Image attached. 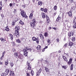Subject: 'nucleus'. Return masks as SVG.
I'll return each mask as SVG.
<instances>
[{"label": "nucleus", "mask_w": 76, "mask_h": 76, "mask_svg": "<svg viewBox=\"0 0 76 76\" xmlns=\"http://www.w3.org/2000/svg\"><path fill=\"white\" fill-rule=\"evenodd\" d=\"M41 46L40 45H38L37 48V49L38 50H39L41 49Z\"/></svg>", "instance_id": "nucleus-26"}, {"label": "nucleus", "mask_w": 76, "mask_h": 76, "mask_svg": "<svg viewBox=\"0 0 76 76\" xmlns=\"http://www.w3.org/2000/svg\"><path fill=\"white\" fill-rule=\"evenodd\" d=\"M9 71L8 70H6L4 73H3L1 74V76H6V75H7Z\"/></svg>", "instance_id": "nucleus-4"}, {"label": "nucleus", "mask_w": 76, "mask_h": 76, "mask_svg": "<svg viewBox=\"0 0 76 76\" xmlns=\"http://www.w3.org/2000/svg\"><path fill=\"white\" fill-rule=\"evenodd\" d=\"M59 20V19L58 18H57V19H56V21H58Z\"/></svg>", "instance_id": "nucleus-63"}, {"label": "nucleus", "mask_w": 76, "mask_h": 76, "mask_svg": "<svg viewBox=\"0 0 76 76\" xmlns=\"http://www.w3.org/2000/svg\"><path fill=\"white\" fill-rule=\"evenodd\" d=\"M2 9V4L0 5V10H1Z\"/></svg>", "instance_id": "nucleus-41"}, {"label": "nucleus", "mask_w": 76, "mask_h": 76, "mask_svg": "<svg viewBox=\"0 0 76 76\" xmlns=\"http://www.w3.org/2000/svg\"><path fill=\"white\" fill-rule=\"evenodd\" d=\"M58 52H56L55 53V54H56L57 55V54H58Z\"/></svg>", "instance_id": "nucleus-49"}, {"label": "nucleus", "mask_w": 76, "mask_h": 76, "mask_svg": "<svg viewBox=\"0 0 76 76\" xmlns=\"http://www.w3.org/2000/svg\"><path fill=\"white\" fill-rule=\"evenodd\" d=\"M53 29H54V30H56V27L53 28Z\"/></svg>", "instance_id": "nucleus-58"}, {"label": "nucleus", "mask_w": 76, "mask_h": 76, "mask_svg": "<svg viewBox=\"0 0 76 76\" xmlns=\"http://www.w3.org/2000/svg\"><path fill=\"white\" fill-rule=\"evenodd\" d=\"M47 43H48V45H50V44H51V40L50 39H48L47 40Z\"/></svg>", "instance_id": "nucleus-14"}, {"label": "nucleus", "mask_w": 76, "mask_h": 76, "mask_svg": "<svg viewBox=\"0 0 76 76\" xmlns=\"http://www.w3.org/2000/svg\"><path fill=\"white\" fill-rule=\"evenodd\" d=\"M0 40L1 41V42H6V39H5V38H3L2 37L1 38H0Z\"/></svg>", "instance_id": "nucleus-6"}, {"label": "nucleus", "mask_w": 76, "mask_h": 76, "mask_svg": "<svg viewBox=\"0 0 76 76\" xmlns=\"http://www.w3.org/2000/svg\"><path fill=\"white\" fill-rule=\"evenodd\" d=\"M56 41L58 42H59V41H60V39H56Z\"/></svg>", "instance_id": "nucleus-43"}, {"label": "nucleus", "mask_w": 76, "mask_h": 76, "mask_svg": "<svg viewBox=\"0 0 76 76\" xmlns=\"http://www.w3.org/2000/svg\"><path fill=\"white\" fill-rule=\"evenodd\" d=\"M3 62L0 61V64H3Z\"/></svg>", "instance_id": "nucleus-57"}, {"label": "nucleus", "mask_w": 76, "mask_h": 76, "mask_svg": "<svg viewBox=\"0 0 76 76\" xmlns=\"http://www.w3.org/2000/svg\"><path fill=\"white\" fill-rule=\"evenodd\" d=\"M65 22L67 24L69 23V21L65 20Z\"/></svg>", "instance_id": "nucleus-44"}, {"label": "nucleus", "mask_w": 76, "mask_h": 76, "mask_svg": "<svg viewBox=\"0 0 76 76\" xmlns=\"http://www.w3.org/2000/svg\"><path fill=\"white\" fill-rule=\"evenodd\" d=\"M15 35L16 36V37H19L20 34H19V30L20 29V27L18 26H17L15 27Z\"/></svg>", "instance_id": "nucleus-2"}, {"label": "nucleus", "mask_w": 76, "mask_h": 76, "mask_svg": "<svg viewBox=\"0 0 76 76\" xmlns=\"http://www.w3.org/2000/svg\"><path fill=\"white\" fill-rule=\"evenodd\" d=\"M32 38L33 41H36L37 40V38L35 37H33Z\"/></svg>", "instance_id": "nucleus-30"}, {"label": "nucleus", "mask_w": 76, "mask_h": 76, "mask_svg": "<svg viewBox=\"0 0 76 76\" xmlns=\"http://www.w3.org/2000/svg\"><path fill=\"white\" fill-rule=\"evenodd\" d=\"M54 9L55 10H57V6H54Z\"/></svg>", "instance_id": "nucleus-29"}, {"label": "nucleus", "mask_w": 76, "mask_h": 76, "mask_svg": "<svg viewBox=\"0 0 76 76\" xmlns=\"http://www.w3.org/2000/svg\"><path fill=\"white\" fill-rule=\"evenodd\" d=\"M18 53L16 52L14 53V55L15 57H17L18 56Z\"/></svg>", "instance_id": "nucleus-24"}, {"label": "nucleus", "mask_w": 76, "mask_h": 76, "mask_svg": "<svg viewBox=\"0 0 76 76\" xmlns=\"http://www.w3.org/2000/svg\"><path fill=\"white\" fill-rule=\"evenodd\" d=\"M39 35L40 37L41 38V39H42V40H43V39H44V36L43 34H40Z\"/></svg>", "instance_id": "nucleus-13"}, {"label": "nucleus", "mask_w": 76, "mask_h": 76, "mask_svg": "<svg viewBox=\"0 0 76 76\" xmlns=\"http://www.w3.org/2000/svg\"><path fill=\"white\" fill-rule=\"evenodd\" d=\"M73 23H75V19H74L73 21Z\"/></svg>", "instance_id": "nucleus-55"}, {"label": "nucleus", "mask_w": 76, "mask_h": 76, "mask_svg": "<svg viewBox=\"0 0 76 76\" xmlns=\"http://www.w3.org/2000/svg\"><path fill=\"white\" fill-rule=\"evenodd\" d=\"M39 23H42V21H40V22H39Z\"/></svg>", "instance_id": "nucleus-61"}, {"label": "nucleus", "mask_w": 76, "mask_h": 76, "mask_svg": "<svg viewBox=\"0 0 76 76\" xmlns=\"http://www.w3.org/2000/svg\"><path fill=\"white\" fill-rule=\"evenodd\" d=\"M10 65L11 67H13V65H14V64L12 62H11L10 63Z\"/></svg>", "instance_id": "nucleus-33"}, {"label": "nucleus", "mask_w": 76, "mask_h": 76, "mask_svg": "<svg viewBox=\"0 0 76 76\" xmlns=\"http://www.w3.org/2000/svg\"><path fill=\"white\" fill-rule=\"evenodd\" d=\"M73 28H74V29L76 28V23H75V24L74 25Z\"/></svg>", "instance_id": "nucleus-36"}, {"label": "nucleus", "mask_w": 76, "mask_h": 76, "mask_svg": "<svg viewBox=\"0 0 76 76\" xmlns=\"http://www.w3.org/2000/svg\"><path fill=\"white\" fill-rule=\"evenodd\" d=\"M32 23H34V24H35V23H36V21H35V20H33V21L32 22Z\"/></svg>", "instance_id": "nucleus-38"}, {"label": "nucleus", "mask_w": 76, "mask_h": 76, "mask_svg": "<svg viewBox=\"0 0 76 76\" xmlns=\"http://www.w3.org/2000/svg\"><path fill=\"white\" fill-rule=\"evenodd\" d=\"M45 70L46 71V72H48L49 71V70L47 67L45 68Z\"/></svg>", "instance_id": "nucleus-27"}, {"label": "nucleus", "mask_w": 76, "mask_h": 76, "mask_svg": "<svg viewBox=\"0 0 76 76\" xmlns=\"http://www.w3.org/2000/svg\"><path fill=\"white\" fill-rule=\"evenodd\" d=\"M16 42H17V43H20L21 41H20V40L19 39H18L16 40Z\"/></svg>", "instance_id": "nucleus-21"}, {"label": "nucleus", "mask_w": 76, "mask_h": 76, "mask_svg": "<svg viewBox=\"0 0 76 76\" xmlns=\"http://www.w3.org/2000/svg\"><path fill=\"white\" fill-rule=\"evenodd\" d=\"M72 59L70 58L69 61H68V64H69V65H70L72 64Z\"/></svg>", "instance_id": "nucleus-9"}, {"label": "nucleus", "mask_w": 76, "mask_h": 76, "mask_svg": "<svg viewBox=\"0 0 76 76\" xmlns=\"http://www.w3.org/2000/svg\"><path fill=\"white\" fill-rule=\"evenodd\" d=\"M70 3H74V0H70Z\"/></svg>", "instance_id": "nucleus-42"}, {"label": "nucleus", "mask_w": 76, "mask_h": 76, "mask_svg": "<svg viewBox=\"0 0 76 76\" xmlns=\"http://www.w3.org/2000/svg\"><path fill=\"white\" fill-rule=\"evenodd\" d=\"M47 20H49V18H48V17H47L46 18Z\"/></svg>", "instance_id": "nucleus-62"}, {"label": "nucleus", "mask_w": 76, "mask_h": 76, "mask_svg": "<svg viewBox=\"0 0 76 76\" xmlns=\"http://www.w3.org/2000/svg\"><path fill=\"white\" fill-rule=\"evenodd\" d=\"M68 35L69 37H72L73 35V32L71 31L70 33H68Z\"/></svg>", "instance_id": "nucleus-8"}, {"label": "nucleus", "mask_w": 76, "mask_h": 76, "mask_svg": "<svg viewBox=\"0 0 76 76\" xmlns=\"http://www.w3.org/2000/svg\"><path fill=\"white\" fill-rule=\"evenodd\" d=\"M44 35L45 37H47L48 36V32L45 33Z\"/></svg>", "instance_id": "nucleus-20"}, {"label": "nucleus", "mask_w": 76, "mask_h": 76, "mask_svg": "<svg viewBox=\"0 0 76 76\" xmlns=\"http://www.w3.org/2000/svg\"><path fill=\"white\" fill-rule=\"evenodd\" d=\"M42 71V70L41 69H40L38 71L37 73L36 76H39L41 72Z\"/></svg>", "instance_id": "nucleus-5"}, {"label": "nucleus", "mask_w": 76, "mask_h": 76, "mask_svg": "<svg viewBox=\"0 0 76 76\" xmlns=\"http://www.w3.org/2000/svg\"><path fill=\"white\" fill-rule=\"evenodd\" d=\"M44 9L43 8H41V10L42 11H44Z\"/></svg>", "instance_id": "nucleus-48"}, {"label": "nucleus", "mask_w": 76, "mask_h": 76, "mask_svg": "<svg viewBox=\"0 0 76 76\" xmlns=\"http://www.w3.org/2000/svg\"><path fill=\"white\" fill-rule=\"evenodd\" d=\"M20 24H21V25H23V22H22V21L20 20Z\"/></svg>", "instance_id": "nucleus-39"}, {"label": "nucleus", "mask_w": 76, "mask_h": 76, "mask_svg": "<svg viewBox=\"0 0 76 76\" xmlns=\"http://www.w3.org/2000/svg\"><path fill=\"white\" fill-rule=\"evenodd\" d=\"M56 13L55 12V13H54L53 15L54 16H56Z\"/></svg>", "instance_id": "nucleus-64"}, {"label": "nucleus", "mask_w": 76, "mask_h": 76, "mask_svg": "<svg viewBox=\"0 0 76 76\" xmlns=\"http://www.w3.org/2000/svg\"><path fill=\"white\" fill-rule=\"evenodd\" d=\"M12 25H13V26H14L15 25V23L12 22Z\"/></svg>", "instance_id": "nucleus-54"}, {"label": "nucleus", "mask_w": 76, "mask_h": 76, "mask_svg": "<svg viewBox=\"0 0 76 76\" xmlns=\"http://www.w3.org/2000/svg\"><path fill=\"white\" fill-rule=\"evenodd\" d=\"M67 46V44L66 43L63 46V47H64V48H66Z\"/></svg>", "instance_id": "nucleus-35"}, {"label": "nucleus", "mask_w": 76, "mask_h": 76, "mask_svg": "<svg viewBox=\"0 0 76 76\" xmlns=\"http://www.w3.org/2000/svg\"><path fill=\"white\" fill-rule=\"evenodd\" d=\"M14 13H16V10L14 9Z\"/></svg>", "instance_id": "nucleus-51"}, {"label": "nucleus", "mask_w": 76, "mask_h": 76, "mask_svg": "<svg viewBox=\"0 0 76 76\" xmlns=\"http://www.w3.org/2000/svg\"><path fill=\"white\" fill-rule=\"evenodd\" d=\"M47 48H48V46H46L45 47L44 49L42 50V52H44L45 49H47Z\"/></svg>", "instance_id": "nucleus-22"}, {"label": "nucleus", "mask_w": 76, "mask_h": 76, "mask_svg": "<svg viewBox=\"0 0 76 76\" xmlns=\"http://www.w3.org/2000/svg\"><path fill=\"white\" fill-rule=\"evenodd\" d=\"M1 16L2 17V18H3V17H4V15L3 14H1Z\"/></svg>", "instance_id": "nucleus-53"}, {"label": "nucleus", "mask_w": 76, "mask_h": 76, "mask_svg": "<svg viewBox=\"0 0 76 76\" xmlns=\"http://www.w3.org/2000/svg\"><path fill=\"white\" fill-rule=\"evenodd\" d=\"M26 74H27V76H30V75H29V73H27Z\"/></svg>", "instance_id": "nucleus-46"}, {"label": "nucleus", "mask_w": 76, "mask_h": 76, "mask_svg": "<svg viewBox=\"0 0 76 76\" xmlns=\"http://www.w3.org/2000/svg\"><path fill=\"white\" fill-rule=\"evenodd\" d=\"M41 15L42 18H43V19H45V14L44 13H42Z\"/></svg>", "instance_id": "nucleus-11"}, {"label": "nucleus", "mask_w": 76, "mask_h": 76, "mask_svg": "<svg viewBox=\"0 0 76 76\" xmlns=\"http://www.w3.org/2000/svg\"><path fill=\"white\" fill-rule=\"evenodd\" d=\"M30 25L32 28H34L35 26V24L34 23H32V22H30Z\"/></svg>", "instance_id": "nucleus-10"}, {"label": "nucleus", "mask_w": 76, "mask_h": 76, "mask_svg": "<svg viewBox=\"0 0 76 76\" xmlns=\"http://www.w3.org/2000/svg\"><path fill=\"white\" fill-rule=\"evenodd\" d=\"M62 68H64V69H66L67 68V67H66V66H62Z\"/></svg>", "instance_id": "nucleus-37"}, {"label": "nucleus", "mask_w": 76, "mask_h": 76, "mask_svg": "<svg viewBox=\"0 0 76 76\" xmlns=\"http://www.w3.org/2000/svg\"><path fill=\"white\" fill-rule=\"evenodd\" d=\"M46 22L47 23H49L50 22V20H47Z\"/></svg>", "instance_id": "nucleus-47"}, {"label": "nucleus", "mask_w": 76, "mask_h": 76, "mask_svg": "<svg viewBox=\"0 0 76 76\" xmlns=\"http://www.w3.org/2000/svg\"><path fill=\"white\" fill-rule=\"evenodd\" d=\"M5 64H6V65H7V64H8V62H5Z\"/></svg>", "instance_id": "nucleus-52"}, {"label": "nucleus", "mask_w": 76, "mask_h": 76, "mask_svg": "<svg viewBox=\"0 0 76 76\" xmlns=\"http://www.w3.org/2000/svg\"><path fill=\"white\" fill-rule=\"evenodd\" d=\"M63 58L64 59V60L66 61V62H67V59L66 58L65 56H62Z\"/></svg>", "instance_id": "nucleus-12"}, {"label": "nucleus", "mask_w": 76, "mask_h": 76, "mask_svg": "<svg viewBox=\"0 0 76 76\" xmlns=\"http://www.w3.org/2000/svg\"><path fill=\"white\" fill-rule=\"evenodd\" d=\"M4 58V56H1L0 58L1 60H3V58Z\"/></svg>", "instance_id": "nucleus-45"}, {"label": "nucleus", "mask_w": 76, "mask_h": 76, "mask_svg": "<svg viewBox=\"0 0 76 76\" xmlns=\"http://www.w3.org/2000/svg\"><path fill=\"white\" fill-rule=\"evenodd\" d=\"M5 53H6V51H4L2 53V54H5Z\"/></svg>", "instance_id": "nucleus-59"}, {"label": "nucleus", "mask_w": 76, "mask_h": 76, "mask_svg": "<svg viewBox=\"0 0 76 76\" xmlns=\"http://www.w3.org/2000/svg\"><path fill=\"white\" fill-rule=\"evenodd\" d=\"M68 15L69 16H72V11H70L68 13Z\"/></svg>", "instance_id": "nucleus-17"}, {"label": "nucleus", "mask_w": 76, "mask_h": 76, "mask_svg": "<svg viewBox=\"0 0 76 76\" xmlns=\"http://www.w3.org/2000/svg\"><path fill=\"white\" fill-rule=\"evenodd\" d=\"M29 50H30V51L31 53H35V52H34V49H31L29 48H26L24 49L23 50V55L24 56H25V57H26V56H28V51Z\"/></svg>", "instance_id": "nucleus-1"}, {"label": "nucleus", "mask_w": 76, "mask_h": 76, "mask_svg": "<svg viewBox=\"0 0 76 76\" xmlns=\"http://www.w3.org/2000/svg\"><path fill=\"white\" fill-rule=\"evenodd\" d=\"M48 10H47V8H45V9H44V10L43 11L45 13H46V12H47Z\"/></svg>", "instance_id": "nucleus-28"}, {"label": "nucleus", "mask_w": 76, "mask_h": 76, "mask_svg": "<svg viewBox=\"0 0 76 76\" xmlns=\"http://www.w3.org/2000/svg\"><path fill=\"white\" fill-rule=\"evenodd\" d=\"M27 64L28 65V70H31V67L30 66V65H29L30 64L29 63L27 62Z\"/></svg>", "instance_id": "nucleus-7"}, {"label": "nucleus", "mask_w": 76, "mask_h": 76, "mask_svg": "<svg viewBox=\"0 0 76 76\" xmlns=\"http://www.w3.org/2000/svg\"><path fill=\"white\" fill-rule=\"evenodd\" d=\"M31 75L33 76V75H34V72L33 70H31Z\"/></svg>", "instance_id": "nucleus-32"}, {"label": "nucleus", "mask_w": 76, "mask_h": 76, "mask_svg": "<svg viewBox=\"0 0 76 76\" xmlns=\"http://www.w3.org/2000/svg\"><path fill=\"white\" fill-rule=\"evenodd\" d=\"M21 15L23 17L25 18H27L28 16L26 15V12L24 11H22L21 12Z\"/></svg>", "instance_id": "nucleus-3"}, {"label": "nucleus", "mask_w": 76, "mask_h": 76, "mask_svg": "<svg viewBox=\"0 0 76 76\" xmlns=\"http://www.w3.org/2000/svg\"><path fill=\"white\" fill-rule=\"evenodd\" d=\"M42 2L41 1H39L38 3V5L39 6H42Z\"/></svg>", "instance_id": "nucleus-15"}, {"label": "nucleus", "mask_w": 76, "mask_h": 76, "mask_svg": "<svg viewBox=\"0 0 76 76\" xmlns=\"http://www.w3.org/2000/svg\"><path fill=\"white\" fill-rule=\"evenodd\" d=\"M10 75L11 76H14V75H15V74H14V72H13L11 71L10 74Z\"/></svg>", "instance_id": "nucleus-18"}, {"label": "nucleus", "mask_w": 76, "mask_h": 76, "mask_svg": "<svg viewBox=\"0 0 76 76\" xmlns=\"http://www.w3.org/2000/svg\"><path fill=\"white\" fill-rule=\"evenodd\" d=\"M22 6L23 8H25V5H22Z\"/></svg>", "instance_id": "nucleus-50"}, {"label": "nucleus", "mask_w": 76, "mask_h": 76, "mask_svg": "<svg viewBox=\"0 0 76 76\" xmlns=\"http://www.w3.org/2000/svg\"><path fill=\"white\" fill-rule=\"evenodd\" d=\"M64 53L66 54V56L67 57H69V53Z\"/></svg>", "instance_id": "nucleus-40"}, {"label": "nucleus", "mask_w": 76, "mask_h": 76, "mask_svg": "<svg viewBox=\"0 0 76 76\" xmlns=\"http://www.w3.org/2000/svg\"><path fill=\"white\" fill-rule=\"evenodd\" d=\"M46 64H49V62H47V61H46Z\"/></svg>", "instance_id": "nucleus-60"}, {"label": "nucleus", "mask_w": 76, "mask_h": 76, "mask_svg": "<svg viewBox=\"0 0 76 76\" xmlns=\"http://www.w3.org/2000/svg\"><path fill=\"white\" fill-rule=\"evenodd\" d=\"M73 45V42H69V46H70V48H71V47Z\"/></svg>", "instance_id": "nucleus-16"}, {"label": "nucleus", "mask_w": 76, "mask_h": 76, "mask_svg": "<svg viewBox=\"0 0 76 76\" xmlns=\"http://www.w3.org/2000/svg\"><path fill=\"white\" fill-rule=\"evenodd\" d=\"M10 37L11 38V40H12L13 38V36L12 34L10 35Z\"/></svg>", "instance_id": "nucleus-25"}, {"label": "nucleus", "mask_w": 76, "mask_h": 76, "mask_svg": "<svg viewBox=\"0 0 76 76\" xmlns=\"http://www.w3.org/2000/svg\"><path fill=\"white\" fill-rule=\"evenodd\" d=\"M73 64H72L71 66V69H70L71 70H72L73 68Z\"/></svg>", "instance_id": "nucleus-31"}, {"label": "nucleus", "mask_w": 76, "mask_h": 76, "mask_svg": "<svg viewBox=\"0 0 76 76\" xmlns=\"http://www.w3.org/2000/svg\"><path fill=\"white\" fill-rule=\"evenodd\" d=\"M10 7H12V4L10 3Z\"/></svg>", "instance_id": "nucleus-56"}, {"label": "nucleus", "mask_w": 76, "mask_h": 76, "mask_svg": "<svg viewBox=\"0 0 76 76\" xmlns=\"http://www.w3.org/2000/svg\"><path fill=\"white\" fill-rule=\"evenodd\" d=\"M72 41H75V37H72Z\"/></svg>", "instance_id": "nucleus-34"}, {"label": "nucleus", "mask_w": 76, "mask_h": 76, "mask_svg": "<svg viewBox=\"0 0 76 76\" xmlns=\"http://www.w3.org/2000/svg\"><path fill=\"white\" fill-rule=\"evenodd\" d=\"M5 29L6 31H9V30H10V29H9L8 26H7Z\"/></svg>", "instance_id": "nucleus-19"}, {"label": "nucleus", "mask_w": 76, "mask_h": 76, "mask_svg": "<svg viewBox=\"0 0 76 76\" xmlns=\"http://www.w3.org/2000/svg\"><path fill=\"white\" fill-rule=\"evenodd\" d=\"M29 17L30 19H32L33 17V14L32 13H31Z\"/></svg>", "instance_id": "nucleus-23"}]
</instances>
